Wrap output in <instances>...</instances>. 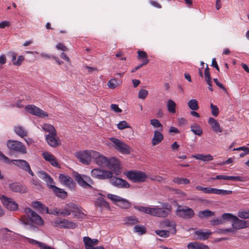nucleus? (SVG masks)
Masks as SVG:
<instances>
[{"label":"nucleus","mask_w":249,"mask_h":249,"mask_svg":"<svg viewBox=\"0 0 249 249\" xmlns=\"http://www.w3.org/2000/svg\"><path fill=\"white\" fill-rule=\"evenodd\" d=\"M72 209L71 212L73 213L75 217L83 218L85 216V215L82 210L80 208L76 207L75 205H72Z\"/></svg>","instance_id":"32"},{"label":"nucleus","mask_w":249,"mask_h":249,"mask_svg":"<svg viewBox=\"0 0 249 249\" xmlns=\"http://www.w3.org/2000/svg\"><path fill=\"white\" fill-rule=\"evenodd\" d=\"M110 140L113 143L115 148L119 152L124 154H130L131 148L125 143L114 137L110 138Z\"/></svg>","instance_id":"8"},{"label":"nucleus","mask_w":249,"mask_h":249,"mask_svg":"<svg viewBox=\"0 0 249 249\" xmlns=\"http://www.w3.org/2000/svg\"><path fill=\"white\" fill-rule=\"evenodd\" d=\"M56 135L48 134L46 136V140L48 144L52 147H55L60 145V142L58 138H56Z\"/></svg>","instance_id":"22"},{"label":"nucleus","mask_w":249,"mask_h":249,"mask_svg":"<svg viewBox=\"0 0 249 249\" xmlns=\"http://www.w3.org/2000/svg\"><path fill=\"white\" fill-rule=\"evenodd\" d=\"M212 232H204L202 231H197L195 232V234L197 236V238L201 240H204L208 239L212 234Z\"/></svg>","instance_id":"33"},{"label":"nucleus","mask_w":249,"mask_h":249,"mask_svg":"<svg viewBox=\"0 0 249 249\" xmlns=\"http://www.w3.org/2000/svg\"><path fill=\"white\" fill-rule=\"evenodd\" d=\"M204 75L206 81L212 79L208 65L204 70Z\"/></svg>","instance_id":"59"},{"label":"nucleus","mask_w":249,"mask_h":249,"mask_svg":"<svg viewBox=\"0 0 249 249\" xmlns=\"http://www.w3.org/2000/svg\"><path fill=\"white\" fill-rule=\"evenodd\" d=\"M155 233L160 236L167 238L169 236V231L165 230H156Z\"/></svg>","instance_id":"47"},{"label":"nucleus","mask_w":249,"mask_h":249,"mask_svg":"<svg viewBox=\"0 0 249 249\" xmlns=\"http://www.w3.org/2000/svg\"><path fill=\"white\" fill-rule=\"evenodd\" d=\"M192 157L196 159L201 160L204 161H211L213 160V156L210 154L204 155L201 154H196L193 155Z\"/></svg>","instance_id":"30"},{"label":"nucleus","mask_w":249,"mask_h":249,"mask_svg":"<svg viewBox=\"0 0 249 249\" xmlns=\"http://www.w3.org/2000/svg\"><path fill=\"white\" fill-rule=\"evenodd\" d=\"M42 155L44 159L46 161L49 162L52 166L56 167H59L56 159L51 153L49 152H44Z\"/></svg>","instance_id":"18"},{"label":"nucleus","mask_w":249,"mask_h":249,"mask_svg":"<svg viewBox=\"0 0 249 249\" xmlns=\"http://www.w3.org/2000/svg\"><path fill=\"white\" fill-rule=\"evenodd\" d=\"M134 208L141 212L152 215V207H144L142 206H134Z\"/></svg>","instance_id":"37"},{"label":"nucleus","mask_w":249,"mask_h":249,"mask_svg":"<svg viewBox=\"0 0 249 249\" xmlns=\"http://www.w3.org/2000/svg\"><path fill=\"white\" fill-rule=\"evenodd\" d=\"M24 60V57L23 55H19L18 59L17 60V61L15 62L16 66H19L21 65L22 62Z\"/></svg>","instance_id":"64"},{"label":"nucleus","mask_w":249,"mask_h":249,"mask_svg":"<svg viewBox=\"0 0 249 249\" xmlns=\"http://www.w3.org/2000/svg\"><path fill=\"white\" fill-rule=\"evenodd\" d=\"M172 211V206L168 203H162V207L158 206L152 207V215L159 217H166Z\"/></svg>","instance_id":"3"},{"label":"nucleus","mask_w":249,"mask_h":249,"mask_svg":"<svg viewBox=\"0 0 249 249\" xmlns=\"http://www.w3.org/2000/svg\"><path fill=\"white\" fill-rule=\"evenodd\" d=\"M0 160L7 164H10L12 162L11 160H10V159L5 156L1 151H0Z\"/></svg>","instance_id":"56"},{"label":"nucleus","mask_w":249,"mask_h":249,"mask_svg":"<svg viewBox=\"0 0 249 249\" xmlns=\"http://www.w3.org/2000/svg\"><path fill=\"white\" fill-rule=\"evenodd\" d=\"M11 161L14 165L25 171L30 165L27 161L23 160H12Z\"/></svg>","instance_id":"27"},{"label":"nucleus","mask_w":249,"mask_h":249,"mask_svg":"<svg viewBox=\"0 0 249 249\" xmlns=\"http://www.w3.org/2000/svg\"><path fill=\"white\" fill-rule=\"evenodd\" d=\"M111 108L112 110L117 113H121L122 112V110L116 104H111Z\"/></svg>","instance_id":"63"},{"label":"nucleus","mask_w":249,"mask_h":249,"mask_svg":"<svg viewBox=\"0 0 249 249\" xmlns=\"http://www.w3.org/2000/svg\"><path fill=\"white\" fill-rule=\"evenodd\" d=\"M91 175L93 178L99 179H106L111 178L112 173L111 171L102 170L98 168L92 169Z\"/></svg>","instance_id":"11"},{"label":"nucleus","mask_w":249,"mask_h":249,"mask_svg":"<svg viewBox=\"0 0 249 249\" xmlns=\"http://www.w3.org/2000/svg\"><path fill=\"white\" fill-rule=\"evenodd\" d=\"M176 106V103L172 100L169 99L168 100L167 102V107L169 112L173 114L175 113Z\"/></svg>","instance_id":"38"},{"label":"nucleus","mask_w":249,"mask_h":249,"mask_svg":"<svg viewBox=\"0 0 249 249\" xmlns=\"http://www.w3.org/2000/svg\"><path fill=\"white\" fill-rule=\"evenodd\" d=\"M96 151L94 150H84L77 152L75 153L76 158L83 163L89 164L94 156H96Z\"/></svg>","instance_id":"6"},{"label":"nucleus","mask_w":249,"mask_h":249,"mask_svg":"<svg viewBox=\"0 0 249 249\" xmlns=\"http://www.w3.org/2000/svg\"><path fill=\"white\" fill-rule=\"evenodd\" d=\"M210 222L213 226H216L223 224L224 223V220L221 217L219 218L213 219L211 220Z\"/></svg>","instance_id":"50"},{"label":"nucleus","mask_w":249,"mask_h":249,"mask_svg":"<svg viewBox=\"0 0 249 249\" xmlns=\"http://www.w3.org/2000/svg\"><path fill=\"white\" fill-rule=\"evenodd\" d=\"M234 230L232 228L225 229H219L217 231L219 234H226L228 232H232Z\"/></svg>","instance_id":"61"},{"label":"nucleus","mask_w":249,"mask_h":249,"mask_svg":"<svg viewBox=\"0 0 249 249\" xmlns=\"http://www.w3.org/2000/svg\"><path fill=\"white\" fill-rule=\"evenodd\" d=\"M24 211L29 218H26L25 216L21 217V219L23 223L27 225L33 223L38 226L43 225L44 220L36 212L30 208H25Z\"/></svg>","instance_id":"2"},{"label":"nucleus","mask_w":249,"mask_h":249,"mask_svg":"<svg viewBox=\"0 0 249 249\" xmlns=\"http://www.w3.org/2000/svg\"><path fill=\"white\" fill-rule=\"evenodd\" d=\"M208 123L211 126L213 131L217 133L222 132V130L220 128V124L216 120L212 117H210L209 119Z\"/></svg>","instance_id":"25"},{"label":"nucleus","mask_w":249,"mask_h":249,"mask_svg":"<svg viewBox=\"0 0 249 249\" xmlns=\"http://www.w3.org/2000/svg\"><path fill=\"white\" fill-rule=\"evenodd\" d=\"M139 222V221L138 218L134 215L127 216L125 219V224L127 226H133Z\"/></svg>","instance_id":"35"},{"label":"nucleus","mask_w":249,"mask_h":249,"mask_svg":"<svg viewBox=\"0 0 249 249\" xmlns=\"http://www.w3.org/2000/svg\"><path fill=\"white\" fill-rule=\"evenodd\" d=\"M7 146L8 148L12 151L21 154H24L27 153V149L25 146L21 142L10 140L7 142Z\"/></svg>","instance_id":"9"},{"label":"nucleus","mask_w":249,"mask_h":249,"mask_svg":"<svg viewBox=\"0 0 249 249\" xmlns=\"http://www.w3.org/2000/svg\"><path fill=\"white\" fill-rule=\"evenodd\" d=\"M117 127L119 129L122 130L127 128H130V126L125 121H122L117 124Z\"/></svg>","instance_id":"49"},{"label":"nucleus","mask_w":249,"mask_h":249,"mask_svg":"<svg viewBox=\"0 0 249 249\" xmlns=\"http://www.w3.org/2000/svg\"><path fill=\"white\" fill-rule=\"evenodd\" d=\"M32 206L37 210L39 213H42V210L45 208V205L38 201H35L32 202Z\"/></svg>","instance_id":"41"},{"label":"nucleus","mask_w":249,"mask_h":249,"mask_svg":"<svg viewBox=\"0 0 249 249\" xmlns=\"http://www.w3.org/2000/svg\"><path fill=\"white\" fill-rule=\"evenodd\" d=\"M14 132L21 138H24L28 135L27 130L22 126H16L14 127Z\"/></svg>","instance_id":"28"},{"label":"nucleus","mask_w":249,"mask_h":249,"mask_svg":"<svg viewBox=\"0 0 249 249\" xmlns=\"http://www.w3.org/2000/svg\"><path fill=\"white\" fill-rule=\"evenodd\" d=\"M32 184L34 186L35 188L37 189H40V188H41L40 181L37 178L33 179L32 180Z\"/></svg>","instance_id":"58"},{"label":"nucleus","mask_w":249,"mask_h":249,"mask_svg":"<svg viewBox=\"0 0 249 249\" xmlns=\"http://www.w3.org/2000/svg\"><path fill=\"white\" fill-rule=\"evenodd\" d=\"M25 109L29 113L40 118H44L48 116L47 112L34 105H27L25 107Z\"/></svg>","instance_id":"12"},{"label":"nucleus","mask_w":249,"mask_h":249,"mask_svg":"<svg viewBox=\"0 0 249 249\" xmlns=\"http://www.w3.org/2000/svg\"><path fill=\"white\" fill-rule=\"evenodd\" d=\"M0 198L4 207L8 210L15 211L18 209V205L12 198H9L4 195H2Z\"/></svg>","instance_id":"13"},{"label":"nucleus","mask_w":249,"mask_h":249,"mask_svg":"<svg viewBox=\"0 0 249 249\" xmlns=\"http://www.w3.org/2000/svg\"><path fill=\"white\" fill-rule=\"evenodd\" d=\"M163 135L158 130H155L153 138L152 139V145L155 146L158 145L163 140Z\"/></svg>","instance_id":"24"},{"label":"nucleus","mask_w":249,"mask_h":249,"mask_svg":"<svg viewBox=\"0 0 249 249\" xmlns=\"http://www.w3.org/2000/svg\"><path fill=\"white\" fill-rule=\"evenodd\" d=\"M121 82L120 81H117L116 78H113L109 80L107 85L110 89H114L117 86H118L121 84Z\"/></svg>","instance_id":"44"},{"label":"nucleus","mask_w":249,"mask_h":249,"mask_svg":"<svg viewBox=\"0 0 249 249\" xmlns=\"http://www.w3.org/2000/svg\"><path fill=\"white\" fill-rule=\"evenodd\" d=\"M27 240L28 242L31 244L37 245L38 247H39L40 248H42V246H43V243L39 242L33 239L27 238Z\"/></svg>","instance_id":"52"},{"label":"nucleus","mask_w":249,"mask_h":249,"mask_svg":"<svg viewBox=\"0 0 249 249\" xmlns=\"http://www.w3.org/2000/svg\"><path fill=\"white\" fill-rule=\"evenodd\" d=\"M188 106L192 110H196L199 108L198 102L196 99H193L188 102Z\"/></svg>","instance_id":"43"},{"label":"nucleus","mask_w":249,"mask_h":249,"mask_svg":"<svg viewBox=\"0 0 249 249\" xmlns=\"http://www.w3.org/2000/svg\"><path fill=\"white\" fill-rule=\"evenodd\" d=\"M74 179L80 186L84 188H91V185L94 184V181L90 177L81 175L78 173L74 175Z\"/></svg>","instance_id":"7"},{"label":"nucleus","mask_w":249,"mask_h":249,"mask_svg":"<svg viewBox=\"0 0 249 249\" xmlns=\"http://www.w3.org/2000/svg\"><path fill=\"white\" fill-rule=\"evenodd\" d=\"M150 124L152 125H153L155 128H161V130L162 129V125L160 123L159 120L154 119H152L150 121Z\"/></svg>","instance_id":"48"},{"label":"nucleus","mask_w":249,"mask_h":249,"mask_svg":"<svg viewBox=\"0 0 249 249\" xmlns=\"http://www.w3.org/2000/svg\"><path fill=\"white\" fill-rule=\"evenodd\" d=\"M238 215L242 219L249 218V210L248 211H239Z\"/></svg>","instance_id":"51"},{"label":"nucleus","mask_w":249,"mask_h":249,"mask_svg":"<svg viewBox=\"0 0 249 249\" xmlns=\"http://www.w3.org/2000/svg\"><path fill=\"white\" fill-rule=\"evenodd\" d=\"M42 128L45 131L49 132V134L56 135V130L52 124H44L42 125Z\"/></svg>","instance_id":"36"},{"label":"nucleus","mask_w":249,"mask_h":249,"mask_svg":"<svg viewBox=\"0 0 249 249\" xmlns=\"http://www.w3.org/2000/svg\"><path fill=\"white\" fill-rule=\"evenodd\" d=\"M191 130L196 135L199 136L203 133V131L200 125L197 124H194L191 126Z\"/></svg>","instance_id":"40"},{"label":"nucleus","mask_w":249,"mask_h":249,"mask_svg":"<svg viewBox=\"0 0 249 249\" xmlns=\"http://www.w3.org/2000/svg\"><path fill=\"white\" fill-rule=\"evenodd\" d=\"M134 231L142 235L146 232V229L143 225H137L134 228Z\"/></svg>","instance_id":"45"},{"label":"nucleus","mask_w":249,"mask_h":249,"mask_svg":"<svg viewBox=\"0 0 249 249\" xmlns=\"http://www.w3.org/2000/svg\"><path fill=\"white\" fill-rule=\"evenodd\" d=\"M53 225L54 226L59 227L60 228L68 229H74L76 226L75 223L60 217L54 220Z\"/></svg>","instance_id":"14"},{"label":"nucleus","mask_w":249,"mask_h":249,"mask_svg":"<svg viewBox=\"0 0 249 249\" xmlns=\"http://www.w3.org/2000/svg\"><path fill=\"white\" fill-rule=\"evenodd\" d=\"M7 55L9 57H10L12 58V61L14 65L16 66L15 62L17 61V54L16 53L13 52V51H10L8 52Z\"/></svg>","instance_id":"53"},{"label":"nucleus","mask_w":249,"mask_h":249,"mask_svg":"<svg viewBox=\"0 0 249 249\" xmlns=\"http://www.w3.org/2000/svg\"><path fill=\"white\" fill-rule=\"evenodd\" d=\"M236 216L230 213H224L221 216L222 218L224 220V223L226 221H233Z\"/></svg>","instance_id":"46"},{"label":"nucleus","mask_w":249,"mask_h":249,"mask_svg":"<svg viewBox=\"0 0 249 249\" xmlns=\"http://www.w3.org/2000/svg\"><path fill=\"white\" fill-rule=\"evenodd\" d=\"M107 197L112 200L114 202H116V204L118 203V201L120 200V199H121L120 196L112 195V194H108L107 195Z\"/></svg>","instance_id":"57"},{"label":"nucleus","mask_w":249,"mask_h":249,"mask_svg":"<svg viewBox=\"0 0 249 249\" xmlns=\"http://www.w3.org/2000/svg\"><path fill=\"white\" fill-rule=\"evenodd\" d=\"M97 155L96 154V156L93 157V159H94L96 163L99 166H106L108 165V159L100 154V153L96 151Z\"/></svg>","instance_id":"21"},{"label":"nucleus","mask_w":249,"mask_h":249,"mask_svg":"<svg viewBox=\"0 0 249 249\" xmlns=\"http://www.w3.org/2000/svg\"><path fill=\"white\" fill-rule=\"evenodd\" d=\"M148 91L144 89H141L139 91L138 97L140 99H144L148 95Z\"/></svg>","instance_id":"54"},{"label":"nucleus","mask_w":249,"mask_h":249,"mask_svg":"<svg viewBox=\"0 0 249 249\" xmlns=\"http://www.w3.org/2000/svg\"><path fill=\"white\" fill-rule=\"evenodd\" d=\"M175 213L178 217L185 219H192L195 215V213L192 208L180 205L177 206Z\"/></svg>","instance_id":"4"},{"label":"nucleus","mask_w":249,"mask_h":249,"mask_svg":"<svg viewBox=\"0 0 249 249\" xmlns=\"http://www.w3.org/2000/svg\"><path fill=\"white\" fill-rule=\"evenodd\" d=\"M138 59L142 61L143 65L147 64L149 60L148 59V55L146 53L143 51H138Z\"/></svg>","instance_id":"31"},{"label":"nucleus","mask_w":249,"mask_h":249,"mask_svg":"<svg viewBox=\"0 0 249 249\" xmlns=\"http://www.w3.org/2000/svg\"><path fill=\"white\" fill-rule=\"evenodd\" d=\"M127 178L134 182H143L146 181L147 175L141 171L130 170L125 173Z\"/></svg>","instance_id":"5"},{"label":"nucleus","mask_w":249,"mask_h":249,"mask_svg":"<svg viewBox=\"0 0 249 249\" xmlns=\"http://www.w3.org/2000/svg\"><path fill=\"white\" fill-rule=\"evenodd\" d=\"M110 182L112 185L118 188H128L130 187V184L127 181L113 176L110 178Z\"/></svg>","instance_id":"16"},{"label":"nucleus","mask_w":249,"mask_h":249,"mask_svg":"<svg viewBox=\"0 0 249 249\" xmlns=\"http://www.w3.org/2000/svg\"><path fill=\"white\" fill-rule=\"evenodd\" d=\"M211 108L212 109V114L214 116H217L219 114V109L216 106L213 105V104H211Z\"/></svg>","instance_id":"55"},{"label":"nucleus","mask_w":249,"mask_h":249,"mask_svg":"<svg viewBox=\"0 0 249 249\" xmlns=\"http://www.w3.org/2000/svg\"><path fill=\"white\" fill-rule=\"evenodd\" d=\"M196 189L201 191L205 194H213L222 196L231 195L232 193V191L231 190H225L211 187H203L199 185L196 186Z\"/></svg>","instance_id":"10"},{"label":"nucleus","mask_w":249,"mask_h":249,"mask_svg":"<svg viewBox=\"0 0 249 249\" xmlns=\"http://www.w3.org/2000/svg\"><path fill=\"white\" fill-rule=\"evenodd\" d=\"M214 215V213L209 210L200 211L198 213L197 216L201 219L208 218Z\"/></svg>","instance_id":"34"},{"label":"nucleus","mask_w":249,"mask_h":249,"mask_svg":"<svg viewBox=\"0 0 249 249\" xmlns=\"http://www.w3.org/2000/svg\"><path fill=\"white\" fill-rule=\"evenodd\" d=\"M83 242L84 243L86 249H104V248L103 246L94 247L92 239L88 236L83 237Z\"/></svg>","instance_id":"23"},{"label":"nucleus","mask_w":249,"mask_h":249,"mask_svg":"<svg viewBox=\"0 0 249 249\" xmlns=\"http://www.w3.org/2000/svg\"><path fill=\"white\" fill-rule=\"evenodd\" d=\"M212 180L224 179L235 181H243L245 180L243 178L240 176H229L227 175H217L215 177L212 178Z\"/></svg>","instance_id":"20"},{"label":"nucleus","mask_w":249,"mask_h":249,"mask_svg":"<svg viewBox=\"0 0 249 249\" xmlns=\"http://www.w3.org/2000/svg\"><path fill=\"white\" fill-rule=\"evenodd\" d=\"M108 165H107L106 167H108L112 171L115 172L119 171V163L118 160L117 159L114 158L108 159Z\"/></svg>","instance_id":"26"},{"label":"nucleus","mask_w":249,"mask_h":249,"mask_svg":"<svg viewBox=\"0 0 249 249\" xmlns=\"http://www.w3.org/2000/svg\"><path fill=\"white\" fill-rule=\"evenodd\" d=\"M207 246L199 242H192L187 245V248L188 249H205Z\"/></svg>","instance_id":"29"},{"label":"nucleus","mask_w":249,"mask_h":249,"mask_svg":"<svg viewBox=\"0 0 249 249\" xmlns=\"http://www.w3.org/2000/svg\"><path fill=\"white\" fill-rule=\"evenodd\" d=\"M10 190L16 193H25L27 192V188L19 183H12L9 185Z\"/></svg>","instance_id":"19"},{"label":"nucleus","mask_w":249,"mask_h":249,"mask_svg":"<svg viewBox=\"0 0 249 249\" xmlns=\"http://www.w3.org/2000/svg\"><path fill=\"white\" fill-rule=\"evenodd\" d=\"M37 176L39 178L43 179L47 183L48 187L53 190L56 196L58 197L65 198L67 196V193L63 189L59 188L53 185L54 180L53 178L46 172L43 171H39L37 172Z\"/></svg>","instance_id":"1"},{"label":"nucleus","mask_w":249,"mask_h":249,"mask_svg":"<svg viewBox=\"0 0 249 249\" xmlns=\"http://www.w3.org/2000/svg\"><path fill=\"white\" fill-rule=\"evenodd\" d=\"M173 181L178 184H188L190 182L189 179L188 178L179 177L175 178Z\"/></svg>","instance_id":"42"},{"label":"nucleus","mask_w":249,"mask_h":249,"mask_svg":"<svg viewBox=\"0 0 249 249\" xmlns=\"http://www.w3.org/2000/svg\"><path fill=\"white\" fill-rule=\"evenodd\" d=\"M60 182L64 185L66 186L71 190L74 189L75 183L73 179L68 175L60 174L59 176Z\"/></svg>","instance_id":"15"},{"label":"nucleus","mask_w":249,"mask_h":249,"mask_svg":"<svg viewBox=\"0 0 249 249\" xmlns=\"http://www.w3.org/2000/svg\"><path fill=\"white\" fill-rule=\"evenodd\" d=\"M117 205L123 209H128L130 207L131 204L127 200L121 197Z\"/></svg>","instance_id":"39"},{"label":"nucleus","mask_w":249,"mask_h":249,"mask_svg":"<svg viewBox=\"0 0 249 249\" xmlns=\"http://www.w3.org/2000/svg\"><path fill=\"white\" fill-rule=\"evenodd\" d=\"M160 226L162 228H165L171 227L172 225L169 220L165 219L161 222Z\"/></svg>","instance_id":"60"},{"label":"nucleus","mask_w":249,"mask_h":249,"mask_svg":"<svg viewBox=\"0 0 249 249\" xmlns=\"http://www.w3.org/2000/svg\"><path fill=\"white\" fill-rule=\"evenodd\" d=\"M56 48L58 50H60L63 51H67L68 49L62 43H59L56 45Z\"/></svg>","instance_id":"62"},{"label":"nucleus","mask_w":249,"mask_h":249,"mask_svg":"<svg viewBox=\"0 0 249 249\" xmlns=\"http://www.w3.org/2000/svg\"><path fill=\"white\" fill-rule=\"evenodd\" d=\"M232 226L234 229H241L249 227V221L239 219L236 216L232 222Z\"/></svg>","instance_id":"17"}]
</instances>
